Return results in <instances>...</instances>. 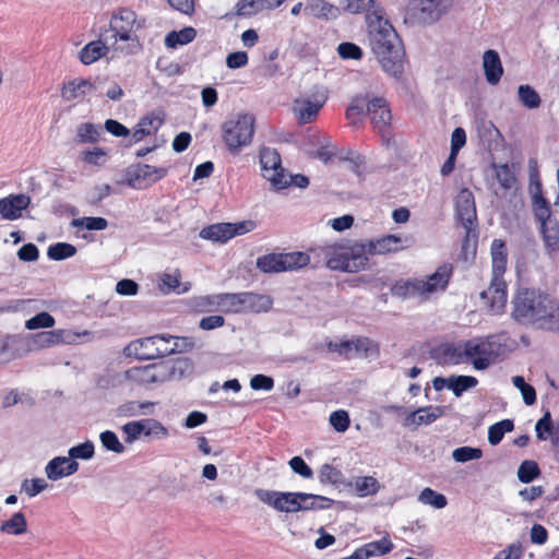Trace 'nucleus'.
Returning a JSON list of instances; mask_svg holds the SVG:
<instances>
[{
    "mask_svg": "<svg viewBox=\"0 0 559 559\" xmlns=\"http://www.w3.org/2000/svg\"><path fill=\"white\" fill-rule=\"evenodd\" d=\"M369 43L383 70L394 78L404 72V48L394 27L384 19V9L366 14Z\"/></svg>",
    "mask_w": 559,
    "mask_h": 559,
    "instance_id": "nucleus-1",
    "label": "nucleus"
},
{
    "mask_svg": "<svg viewBox=\"0 0 559 559\" xmlns=\"http://www.w3.org/2000/svg\"><path fill=\"white\" fill-rule=\"evenodd\" d=\"M145 27V19L139 17L135 11L129 8H118L109 20V31L115 51L126 56L139 53L143 49L138 34Z\"/></svg>",
    "mask_w": 559,
    "mask_h": 559,
    "instance_id": "nucleus-2",
    "label": "nucleus"
},
{
    "mask_svg": "<svg viewBox=\"0 0 559 559\" xmlns=\"http://www.w3.org/2000/svg\"><path fill=\"white\" fill-rule=\"evenodd\" d=\"M512 304V318L523 324L551 319L556 310L549 295L534 288L519 289Z\"/></svg>",
    "mask_w": 559,
    "mask_h": 559,
    "instance_id": "nucleus-3",
    "label": "nucleus"
},
{
    "mask_svg": "<svg viewBox=\"0 0 559 559\" xmlns=\"http://www.w3.org/2000/svg\"><path fill=\"white\" fill-rule=\"evenodd\" d=\"M360 242L349 247L341 245H325L317 249L318 255L325 260L326 266L334 271L356 273L365 270L369 259L358 251ZM311 252H316L312 249Z\"/></svg>",
    "mask_w": 559,
    "mask_h": 559,
    "instance_id": "nucleus-4",
    "label": "nucleus"
},
{
    "mask_svg": "<svg viewBox=\"0 0 559 559\" xmlns=\"http://www.w3.org/2000/svg\"><path fill=\"white\" fill-rule=\"evenodd\" d=\"M255 495L262 502L272 506L280 512L286 513H294L301 510H311L323 507L316 506L314 502L305 504L307 500L329 501V499L325 497L306 492H277L259 489L255 491Z\"/></svg>",
    "mask_w": 559,
    "mask_h": 559,
    "instance_id": "nucleus-5",
    "label": "nucleus"
},
{
    "mask_svg": "<svg viewBox=\"0 0 559 559\" xmlns=\"http://www.w3.org/2000/svg\"><path fill=\"white\" fill-rule=\"evenodd\" d=\"M222 132L228 152L238 154L242 147L252 142L254 117L249 114L237 115L223 123Z\"/></svg>",
    "mask_w": 559,
    "mask_h": 559,
    "instance_id": "nucleus-6",
    "label": "nucleus"
},
{
    "mask_svg": "<svg viewBox=\"0 0 559 559\" xmlns=\"http://www.w3.org/2000/svg\"><path fill=\"white\" fill-rule=\"evenodd\" d=\"M455 215L465 229L462 242L463 251L468 250L471 241H473V251H475L478 238L477 213L474 194L467 188L462 189L456 197Z\"/></svg>",
    "mask_w": 559,
    "mask_h": 559,
    "instance_id": "nucleus-7",
    "label": "nucleus"
},
{
    "mask_svg": "<svg viewBox=\"0 0 559 559\" xmlns=\"http://www.w3.org/2000/svg\"><path fill=\"white\" fill-rule=\"evenodd\" d=\"M173 340L174 336L170 334H156L136 338L124 347V354L133 356L138 360L163 358L174 354V347H170V341Z\"/></svg>",
    "mask_w": 559,
    "mask_h": 559,
    "instance_id": "nucleus-8",
    "label": "nucleus"
},
{
    "mask_svg": "<svg viewBox=\"0 0 559 559\" xmlns=\"http://www.w3.org/2000/svg\"><path fill=\"white\" fill-rule=\"evenodd\" d=\"M499 335H489L466 341L464 343L465 358L477 370L487 369L491 361L503 352Z\"/></svg>",
    "mask_w": 559,
    "mask_h": 559,
    "instance_id": "nucleus-9",
    "label": "nucleus"
},
{
    "mask_svg": "<svg viewBox=\"0 0 559 559\" xmlns=\"http://www.w3.org/2000/svg\"><path fill=\"white\" fill-rule=\"evenodd\" d=\"M176 368L169 361H160L146 366H134L124 371V379L138 386L169 381L175 376Z\"/></svg>",
    "mask_w": 559,
    "mask_h": 559,
    "instance_id": "nucleus-10",
    "label": "nucleus"
},
{
    "mask_svg": "<svg viewBox=\"0 0 559 559\" xmlns=\"http://www.w3.org/2000/svg\"><path fill=\"white\" fill-rule=\"evenodd\" d=\"M412 236L383 235L376 239L360 241L358 251L364 255H388L394 254L411 247Z\"/></svg>",
    "mask_w": 559,
    "mask_h": 559,
    "instance_id": "nucleus-11",
    "label": "nucleus"
},
{
    "mask_svg": "<svg viewBox=\"0 0 559 559\" xmlns=\"http://www.w3.org/2000/svg\"><path fill=\"white\" fill-rule=\"evenodd\" d=\"M259 156L262 168V176L269 180L277 190L287 188V174L282 167L280 153L275 148L262 147L260 150Z\"/></svg>",
    "mask_w": 559,
    "mask_h": 559,
    "instance_id": "nucleus-12",
    "label": "nucleus"
},
{
    "mask_svg": "<svg viewBox=\"0 0 559 559\" xmlns=\"http://www.w3.org/2000/svg\"><path fill=\"white\" fill-rule=\"evenodd\" d=\"M480 299L489 313H502L508 299V289L504 278L491 276L489 287L480 293Z\"/></svg>",
    "mask_w": 559,
    "mask_h": 559,
    "instance_id": "nucleus-13",
    "label": "nucleus"
},
{
    "mask_svg": "<svg viewBox=\"0 0 559 559\" xmlns=\"http://www.w3.org/2000/svg\"><path fill=\"white\" fill-rule=\"evenodd\" d=\"M454 266L452 263L445 262L439 265L436 271L421 280V288L424 290V300H428L432 295L444 292L453 276Z\"/></svg>",
    "mask_w": 559,
    "mask_h": 559,
    "instance_id": "nucleus-14",
    "label": "nucleus"
},
{
    "mask_svg": "<svg viewBox=\"0 0 559 559\" xmlns=\"http://www.w3.org/2000/svg\"><path fill=\"white\" fill-rule=\"evenodd\" d=\"M368 115L370 116L373 128L382 138L389 133L392 120L389 104L383 97H374L368 102Z\"/></svg>",
    "mask_w": 559,
    "mask_h": 559,
    "instance_id": "nucleus-15",
    "label": "nucleus"
},
{
    "mask_svg": "<svg viewBox=\"0 0 559 559\" xmlns=\"http://www.w3.org/2000/svg\"><path fill=\"white\" fill-rule=\"evenodd\" d=\"M246 292L216 294L205 298L206 305L225 313L243 312Z\"/></svg>",
    "mask_w": 559,
    "mask_h": 559,
    "instance_id": "nucleus-16",
    "label": "nucleus"
},
{
    "mask_svg": "<svg viewBox=\"0 0 559 559\" xmlns=\"http://www.w3.org/2000/svg\"><path fill=\"white\" fill-rule=\"evenodd\" d=\"M31 204V198L26 194H10L0 199V214L2 218L15 221L22 216V212Z\"/></svg>",
    "mask_w": 559,
    "mask_h": 559,
    "instance_id": "nucleus-17",
    "label": "nucleus"
},
{
    "mask_svg": "<svg viewBox=\"0 0 559 559\" xmlns=\"http://www.w3.org/2000/svg\"><path fill=\"white\" fill-rule=\"evenodd\" d=\"M325 99L297 98L294 100L293 110L299 124L314 121L323 107Z\"/></svg>",
    "mask_w": 559,
    "mask_h": 559,
    "instance_id": "nucleus-18",
    "label": "nucleus"
},
{
    "mask_svg": "<svg viewBox=\"0 0 559 559\" xmlns=\"http://www.w3.org/2000/svg\"><path fill=\"white\" fill-rule=\"evenodd\" d=\"M95 90L96 85L91 80L76 78L62 84L60 95L66 102H72L83 99Z\"/></svg>",
    "mask_w": 559,
    "mask_h": 559,
    "instance_id": "nucleus-19",
    "label": "nucleus"
},
{
    "mask_svg": "<svg viewBox=\"0 0 559 559\" xmlns=\"http://www.w3.org/2000/svg\"><path fill=\"white\" fill-rule=\"evenodd\" d=\"M167 168L156 167L148 164L139 165L133 175L129 178V185L132 188H142L141 182L146 181V185L155 183L167 175Z\"/></svg>",
    "mask_w": 559,
    "mask_h": 559,
    "instance_id": "nucleus-20",
    "label": "nucleus"
},
{
    "mask_svg": "<svg viewBox=\"0 0 559 559\" xmlns=\"http://www.w3.org/2000/svg\"><path fill=\"white\" fill-rule=\"evenodd\" d=\"M122 429H123L124 433L128 436L127 440L130 442L138 439L142 435L151 436L154 433L156 436H162V437H165L167 435L166 428L158 421H152V425L150 427H147L145 421H143V420L130 421V423H127L122 427Z\"/></svg>",
    "mask_w": 559,
    "mask_h": 559,
    "instance_id": "nucleus-21",
    "label": "nucleus"
},
{
    "mask_svg": "<svg viewBox=\"0 0 559 559\" xmlns=\"http://www.w3.org/2000/svg\"><path fill=\"white\" fill-rule=\"evenodd\" d=\"M491 276L503 277L508 265V248L502 239H493L490 246Z\"/></svg>",
    "mask_w": 559,
    "mask_h": 559,
    "instance_id": "nucleus-22",
    "label": "nucleus"
},
{
    "mask_svg": "<svg viewBox=\"0 0 559 559\" xmlns=\"http://www.w3.org/2000/svg\"><path fill=\"white\" fill-rule=\"evenodd\" d=\"M79 468L76 461L66 456H57L46 465L47 477L51 480H58L64 476L74 474Z\"/></svg>",
    "mask_w": 559,
    "mask_h": 559,
    "instance_id": "nucleus-23",
    "label": "nucleus"
},
{
    "mask_svg": "<svg viewBox=\"0 0 559 559\" xmlns=\"http://www.w3.org/2000/svg\"><path fill=\"white\" fill-rule=\"evenodd\" d=\"M483 67L487 82L491 85L498 84L502 78L503 68L496 50L489 49L484 52Z\"/></svg>",
    "mask_w": 559,
    "mask_h": 559,
    "instance_id": "nucleus-24",
    "label": "nucleus"
},
{
    "mask_svg": "<svg viewBox=\"0 0 559 559\" xmlns=\"http://www.w3.org/2000/svg\"><path fill=\"white\" fill-rule=\"evenodd\" d=\"M391 293L393 296L403 299L417 297L424 300L420 278L399 280L392 285Z\"/></svg>",
    "mask_w": 559,
    "mask_h": 559,
    "instance_id": "nucleus-25",
    "label": "nucleus"
},
{
    "mask_svg": "<svg viewBox=\"0 0 559 559\" xmlns=\"http://www.w3.org/2000/svg\"><path fill=\"white\" fill-rule=\"evenodd\" d=\"M304 12L314 19L330 20L337 17L338 8L325 0H308L304 8Z\"/></svg>",
    "mask_w": 559,
    "mask_h": 559,
    "instance_id": "nucleus-26",
    "label": "nucleus"
},
{
    "mask_svg": "<svg viewBox=\"0 0 559 559\" xmlns=\"http://www.w3.org/2000/svg\"><path fill=\"white\" fill-rule=\"evenodd\" d=\"M435 357L442 364L445 365H459L463 362L465 358V349L463 345L455 344H442L435 350Z\"/></svg>",
    "mask_w": 559,
    "mask_h": 559,
    "instance_id": "nucleus-27",
    "label": "nucleus"
},
{
    "mask_svg": "<svg viewBox=\"0 0 559 559\" xmlns=\"http://www.w3.org/2000/svg\"><path fill=\"white\" fill-rule=\"evenodd\" d=\"M109 51V47L102 40H92L87 43L79 52L80 61L90 66L104 58Z\"/></svg>",
    "mask_w": 559,
    "mask_h": 559,
    "instance_id": "nucleus-28",
    "label": "nucleus"
},
{
    "mask_svg": "<svg viewBox=\"0 0 559 559\" xmlns=\"http://www.w3.org/2000/svg\"><path fill=\"white\" fill-rule=\"evenodd\" d=\"M200 237L213 242L225 243L230 240V223H216L203 227L200 231Z\"/></svg>",
    "mask_w": 559,
    "mask_h": 559,
    "instance_id": "nucleus-29",
    "label": "nucleus"
},
{
    "mask_svg": "<svg viewBox=\"0 0 559 559\" xmlns=\"http://www.w3.org/2000/svg\"><path fill=\"white\" fill-rule=\"evenodd\" d=\"M443 415V411L440 406H425L411 413L406 418L407 423L417 426L429 425L440 418Z\"/></svg>",
    "mask_w": 559,
    "mask_h": 559,
    "instance_id": "nucleus-30",
    "label": "nucleus"
},
{
    "mask_svg": "<svg viewBox=\"0 0 559 559\" xmlns=\"http://www.w3.org/2000/svg\"><path fill=\"white\" fill-rule=\"evenodd\" d=\"M447 1L448 0H418L417 10L420 14L419 17L426 23L437 21Z\"/></svg>",
    "mask_w": 559,
    "mask_h": 559,
    "instance_id": "nucleus-31",
    "label": "nucleus"
},
{
    "mask_svg": "<svg viewBox=\"0 0 559 559\" xmlns=\"http://www.w3.org/2000/svg\"><path fill=\"white\" fill-rule=\"evenodd\" d=\"M272 305L273 300L270 296L246 292L243 312H266Z\"/></svg>",
    "mask_w": 559,
    "mask_h": 559,
    "instance_id": "nucleus-32",
    "label": "nucleus"
},
{
    "mask_svg": "<svg viewBox=\"0 0 559 559\" xmlns=\"http://www.w3.org/2000/svg\"><path fill=\"white\" fill-rule=\"evenodd\" d=\"M197 31L191 27H183L180 31L169 32L165 37V45L168 48H176L179 45H187L194 40Z\"/></svg>",
    "mask_w": 559,
    "mask_h": 559,
    "instance_id": "nucleus-33",
    "label": "nucleus"
},
{
    "mask_svg": "<svg viewBox=\"0 0 559 559\" xmlns=\"http://www.w3.org/2000/svg\"><path fill=\"white\" fill-rule=\"evenodd\" d=\"M356 495L360 498L373 496L380 489L379 481L372 476H359L353 481Z\"/></svg>",
    "mask_w": 559,
    "mask_h": 559,
    "instance_id": "nucleus-34",
    "label": "nucleus"
},
{
    "mask_svg": "<svg viewBox=\"0 0 559 559\" xmlns=\"http://www.w3.org/2000/svg\"><path fill=\"white\" fill-rule=\"evenodd\" d=\"M257 267L263 273H281L284 272L282 253H267L257 259Z\"/></svg>",
    "mask_w": 559,
    "mask_h": 559,
    "instance_id": "nucleus-35",
    "label": "nucleus"
},
{
    "mask_svg": "<svg viewBox=\"0 0 559 559\" xmlns=\"http://www.w3.org/2000/svg\"><path fill=\"white\" fill-rule=\"evenodd\" d=\"M540 233L546 249L555 252L559 249V224L557 221L540 226Z\"/></svg>",
    "mask_w": 559,
    "mask_h": 559,
    "instance_id": "nucleus-36",
    "label": "nucleus"
},
{
    "mask_svg": "<svg viewBox=\"0 0 559 559\" xmlns=\"http://www.w3.org/2000/svg\"><path fill=\"white\" fill-rule=\"evenodd\" d=\"M282 261L284 272L294 271L307 266L310 263V255L301 251L282 253Z\"/></svg>",
    "mask_w": 559,
    "mask_h": 559,
    "instance_id": "nucleus-37",
    "label": "nucleus"
},
{
    "mask_svg": "<svg viewBox=\"0 0 559 559\" xmlns=\"http://www.w3.org/2000/svg\"><path fill=\"white\" fill-rule=\"evenodd\" d=\"M366 552L367 558L383 556L393 550L394 545L388 536L379 540H373L361 546Z\"/></svg>",
    "mask_w": 559,
    "mask_h": 559,
    "instance_id": "nucleus-38",
    "label": "nucleus"
},
{
    "mask_svg": "<svg viewBox=\"0 0 559 559\" xmlns=\"http://www.w3.org/2000/svg\"><path fill=\"white\" fill-rule=\"evenodd\" d=\"M496 179L503 190L512 189L516 183V176L509 164L495 165Z\"/></svg>",
    "mask_w": 559,
    "mask_h": 559,
    "instance_id": "nucleus-39",
    "label": "nucleus"
},
{
    "mask_svg": "<svg viewBox=\"0 0 559 559\" xmlns=\"http://www.w3.org/2000/svg\"><path fill=\"white\" fill-rule=\"evenodd\" d=\"M27 530V523L22 512L14 513L9 520L4 521L0 531L7 534L20 535Z\"/></svg>",
    "mask_w": 559,
    "mask_h": 559,
    "instance_id": "nucleus-40",
    "label": "nucleus"
},
{
    "mask_svg": "<svg viewBox=\"0 0 559 559\" xmlns=\"http://www.w3.org/2000/svg\"><path fill=\"white\" fill-rule=\"evenodd\" d=\"M478 380L472 376H456L450 377L448 388L452 390L455 396H461L463 392L468 389L475 388Z\"/></svg>",
    "mask_w": 559,
    "mask_h": 559,
    "instance_id": "nucleus-41",
    "label": "nucleus"
},
{
    "mask_svg": "<svg viewBox=\"0 0 559 559\" xmlns=\"http://www.w3.org/2000/svg\"><path fill=\"white\" fill-rule=\"evenodd\" d=\"M518 96L521 104L528 109H535L540 106V96L531 85H520Z\"/></svg>",
    "mask_w": 559,
    "mask_h": 559,
    "instance_id": "nucleus-42",
    "label": "nucleus"
},
{
    "mask_svg": "<svg viewBox=\"0 0 559 559\" xmlns=\"http://www.w3.org/2000/svg\"><path fill=\"white\" fill-rule=\"evenodd\" d=\"M540 475V468L537 462L533 460H525L518 468V478L523 484L533 481Z\"/></svg>",
    "mask_w": 559,
    "mask_h": 559,
    "instance_id": "nucleus-43",
    "label": "nucleus"
},
{
    "mask_svg": "<svg viewBox=\"0 0 559 559\" xmlns=\"http://www.w3.org/2000/svg\"><path fill=\"white\" fill-rule=\"evenodd\" d=\"M534 215L540 226L556 221L551 218V210L548 201L542 195H537L534 199Z\"/></svg>",
    "mask_w": 559,
    "mask_h": 559,
    "instance_id": "nucleus-44",
    "label": "nucleus"
},
{
    "mask_svg": "<svg viewBox=\"0 0 559 559\" xmlns=\"http://www.w3.org/2000/svg\"><path fill=\"white\" fill-rule=\"evenodd\" d=\"M76 253L75 246L68 242H57L48 248L47 255L55 261H61Z\"/></svg>",
    "mask_w": 559,
    "mask_h": 559,
    "instance_id": "nucleus-45",
    "label": "nucleus"
},
{
    "mask_svg": "<svg viewBox=\"0 0 559 559\" xmlns=\"http://www.w3.org/2000/svg\"><path fill=\"white\" fill-rule=\"evenodd\" d=\"M76 135L81 143H96L100 136V127L85 122L78 127Z\"/></svg>",
    "mask_w": 559,
    "mask_h": 559,
    "instance_id": "nucleus-46",
    "label": "nucleus"
},
{
    "mask_svg": "<svg viewBox=\"0 0 559 559\" xmlns=\"http://www.w3.org/2000/svg\"><path fill=\"white\" fill-rule=\"evenodd\" d=\"M418 500L421 503L431 506L436 509H442L448 504V500L444 495L439 493L429 487L421 490Z\"/></svg>",
    "mask_w": 559,
    "mask_h": 559,
    "instance_id": "nucleus-47",
    "label": "nucleus"
},
{
    "mask_svg": "<svg viewBox=\"0 0 559 559\" xmlns=\"http://www.w3.org/2000/svg\"><path fill=\"white\" fill-rule=\"evenodd\" d=\"M353 350L362 354L365 357L379 354V345L367 336H358L352 340Z\"/></svg>",
    "mask_w": 559,
    "mask_h": 559,
    "instance_id": "nucleus-48",
    "label": "nucleus"
},
{
    "mask_svg": "<svg viewBox=\"0 0 559 559\" xmlns=\"http://www.w3.org/2000/svg\"><path fill=\"white\" fill-rule=\"evenodd\" d=\"M63 333L62 330L39 332L35 334L34 341L40 347H49L61 343L63 341Z\"/></svg>",
    "mask_w": 559,
    "mask_h": 559,
    "instance_id": "nucleus-49",
    "label": "nucleus"
},
{
    "mask_svg": "<svg viewBox=\"0 0 559 559\" xmlns=\"http://www.w3.org/2000/svg\"><path fill=\"white\" fill-rule=\"evenodd\" d=\"M319 480L322 484L338 485L343 481V474L335 466L323 464L319 471Z\"/></svg>",
    "mask_w": 559,
    "mask_h": 559,
    "instance_id": "nucleus-50",
    "label": "nucleus"
},
{
    "mask_svg": "<svg viewBox=\"0 0 559 559\" xmlns=\"http://www.w3.org/2000/svg\"><path fill=\"white\" fill-rule=\"evenodd\" d=\"M535 431L538 440H547L548 437L552 436L555 432V427L552 424L551 414L549 411H546L545 414L535 426Z\"/></svg>",
    "mask_w": 559,
    "mask_h": 559,
    "instance_id": "nucleus-51",
    "label": "nucleus"
},
{
    "mask_svg": "<svg viewBox=\"0 0 559 559\" xmlns=\"http://www.w3.org/2000/svg\"><path fill=\"white\" fill-rule=\"evenodd\" d=\"M71 224L74 227L85 228L87 230H104L108 226V222L104 217L74 218Z\"/></svg>",
    "mask_w": 559,
    "mask_h": 559,
    "instance_id": "nucleus-52",
    "label": "nucleus"
},
{
    "mask_svg": "<svg viewBox=\"0 0 559 559\" xmlns=\"http://www.w3.org/2000/svg\"><path fill=\"white\" fill-rule=\"evenodd\" d=\"M368 99L367 97H355L349 107L346 109V118L356 122L357 118L364 115L365 108L368 109Z\"/></svg>",
    "mask_w": 559,
    "mask_h": 559,
    "instance_id": "nucleus-53",
    "label": "nucleus"
},
{
    "mask_svg": "<svg viewBox=\"0 0 559 559\" xmlns=\"http://www.w3.org/2000/svg\"><path fill=\"white\" fill-rule=\"evenodd\" d=\"M329 421L337 432H345L350 425L349 415L344 409L332 412Z\"/></svg>",
    "mask_w": 559,
    "mask_h": 559,
    "instance_id": "nucleus-54",
    "label": "nucleus"
},
{
    "mask_svg": "<svg viewBox=\"0 0 559 559\" xmlns=\"http://www.w3.org/2000/svg\"><path fill=\"white\" fill-rule=\"evenodd\" d=\"M55 325V318L48 312H39L33 318L28 319L25 323L26 329L36 330L40 328H52Z\"/></svg>",
    "mask_w": 559,
    "mask_h": 559,
    "instance_id": "nucleus-55",
    "label": "nucleus"
},
{
    "mask_svg": "<svg viewBox=\"0 0 559 559\" xmlns=\"http://www.w3.org/2000/svg\"><path fill=\"white\" fill-rule=\"evenodd\" d=\"M452 456L456 462H467L480 459L483 451L478 448L461 447L453 451Z\"/></svg>",
    "mask_w": 559,
    "mask_h": 559,
    "instance_id": "nucleus-56",
    "label": "nucleus"
},
{
    "mask_svg": "<svg viewBox=\"0 0 559 559\" xmlns=\"http://www.w3.org/2000/svg\"><path fill=\"white\" fill-rule=\"evenodd\" d=\"M102 444L109 451L115 453H122L124 450L123 444L119 441L117 435L114 431L106 430L100 433Z\"/></svg>",
    "mask_w": 559,
    "mask_h": 559,
    "instance_id": "nucleus-57",
    "label": "nucleus"
},
{
    "mask_svg": "<svg viewBox=\"0 0 559 559\" xmlns=\"http://www.w3.org/2000/svg\"><path fill=\"white\" fill-rule=\"evenodd\" d=\"M70 459L88 460L94 455V444L90 441L72 447L69 450Z\"/></svg>",
    "mask_w": 559,
    "mask_h": 559,
    "instance_id": "nucleus-58",
    "label": "nucleus"
},
{
    "mask_svg": "<svg viewBox=\"0 0 559 559\" xmlns=\"http://www.w3.org/2000/svg\"><path fill=\"white\" fill-rule=\"evenodd\" d=\"M194 346L195 340L191 336H174V340L170 341V347H174V354L192 350Z\"/></svg>",
    "mask_w": 559,
    "mask_h": 559,
    "instance_id": "nucleus-59",
    "label": "nucleus"
},
{
    "mask_svg": "<svg viewBox=\"0 0 559 559\" xmlns=\"http://www.w3.org/2000/svg\"><path fill=\"white\" fill-rule=\"evenodd\" d=\"M288 464L296 474L302 476L304 478H311L313 476L312 469L301 456L292 457Z\"/></svg>",
    "mask_w": 559,
    "mask_h": 559,
    "instance_id": "nucleus-60",
    "label": "nucleus"
},
{
    "mask_svg": "<svg viewBox=\"0 0 559 559\" xmlns=\"http://www.w3.org/2000/svg\"><path fill=\"white\" fill-rule=\"evenodd\" d=\"M338 55L343 59H360L362 56V50L360 47L353 43H342L337 47Z\"/></svg>",
    "mask_w": 559,
    "mask_h": 559,
    "instance_id": "nucleus-61",
    "label": "nucleus"
},
{
    "mask_svg": "<svg viewBox=\"0 0 559 559\" xmlns=\"http://www.w3.org/2000/svg\"><path fill=\"white\" fill-rule=\"evenodd\" d=\"M106 157V152L100 147H94L93 150H86L82 152L81 158L88 165H100Z\"/></svg>",
    "mask_w": 559,
    "mask_h": 559,
    "instance_id": "nucleus-62",
    "label": "nucleus"
},
{
    "mask_svg": "<svg viewBox=\"0 0 559 559\" xmlns=\"http://www.w3.org/2000/svg\"><path fill=\"white\" fill-rule=\"evenodd\" d=\"M250 386L254 391H271L274 388V380L272 377L259 373L251 378Z\"/></svg>",
    "mask_w": 559,
    "mask_h": 559,
    "instance_id": "nucleus-63",
    "label": "nucleus"
},
{
    "mask_svg": "<svg viewBox=\"0 0 559 559\" xmlns=\"http://www.w3.org/2000/svg\"><path fill=\"white\" fill-rule=\"evenodd\" d=\"M47 487V483L43 478L25 479L22 483V490L29 497H35Z\"/></svg>",
    "mask_w": 559,
    "mask_h": 559,
    "instance_id": "nucleus-64",
    "label": "nucleus"
}]
</instances>
